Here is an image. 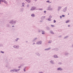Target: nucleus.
<instances>
[{"mask_svg":"<svg viewBox=\"0 0 73 73\" xmlns=\"http://www.w3.org/2000/svg\"><path fill=\"white\" fill-rule=\"evenodd\" d=\"M50 1L49 0H48L46 1V2L47 3H52V2H50Z\"/></svg>","mask_w":73,"mask_h":73,"instance_id":"20","label":"nucleus"},{"mask_svg":"<svg viewBox=\"0 0 73 73\" xmlns=\"http://www.w3.org/2000/svg\"><path fill=\"white\" fill-rule=\"evenodd\" d=\"M50 33H51L52 34H54V32L52 31H50Z\"/></svg>","mask_w":73,"mask_h":73,"instance_id":"18","label":"nucleus"},{"mask_svg":"<svg viewBox=\"0 0 73 73\" xmlns=\"http://www.w3.org/2000/svg\"><path fill=\"white\" fill-rule=\"evenodd\" d=\"M3 3H5V4H8L7 1H6V0H3Z\"/></svg>","mask_w":73,"mask_h":73,"instance_id":"8","label":"nucleus"},{"mask_svg":"<svg viewBox=\"0 0 73 73\" xmlns=\"http://www.w3.org/2000/svg\"><path fill=\"white\" fill-rule=\"evenodd\" d=\"M22 7H25V5H22L21 6Z\"/></svg>","mask_w":73,"mask_h":73,"instance_id":"42","label":"nucleus"},{"mask_svg":"<svg viewBox=\"0 0 73 73\" xmlns=\"http://www.w3.org/2000/svg\"><path fill=\"white\" fill-rule=\"evenodd\" d=\"M10 71H11V72H14V69L11 70H10Z\"/></svg>","mask_w":73,"mask_h":73,"instance_id":"34","label":"nucleus"},{"mask_svg":"<svg viewBox=\"0 0 73 73\" xmlns=\"http://www.w3.org/2000/svg\"><path fill=\"white\" fill-rule=\"evenodd\" d=\"M40 22H42V21H40Z\"/></svg>","mask_w":73,"mask_h":73,"instance_id":"55","label":"nucleus"},{"mask_svg":"<svg viewBox=\"0 0 73 73\" xmlns=\"http://www.w3.org/2000/svg\"><path fill=\"white\" fill-rule=\"evenodd\" d=\"M68 9V7H65L64 9H63L62 10V12L64 13H66Z\"/></svg>","mask_w":73,"mask_h":73,"instance_id":"1","label":"nucleus"},{"mask_svg":"<svg viewBox=\"0 0 73 73\" xmlns=\"http://www.w3.org/2000/svg\"><path fill=\"white\" fill-rule=\"evenodd\" d=\"M26 42H27H27H28V41H26Z\"/></svg>","mask_w":73,"mask_h":73,"instance_id":"56","label":"nucleus"},{"mask_svg":"<svg viewBox=\"0 0 73 73\" xmlns=\"http://www.w3.org/2000/svg\"><path fill=\"white\" fill-rule=\"evenodd\" d=\"M52 40H49V41H48V43H52Z\"/></svg>","mask_w":73,"mask_h":73,"instance_id":"24","label":"nucleus"},{"mask_svg":"<svg viewBox=\"0 0 73 73\" xmlns=\"http://www.w3.org/2000/svg\"><path fill=\"white\" fill-rule=\"evenodd\" d=\"M37 1V0H34V1L35 2L36 1Z\"/></svg>","mask_w":73,"mask_h":73,"instance_id":"53","label":"nucleus"},{"mask_svg":"<svg viewBox=\"0 0 73 73\" xmlns=\"http://www.w3.org/2000/svg\"><path fill=\"white\" fill-rule=\"evenodd\" d=\"M37 39V38H35L34 39H33V41L34 42L35 41V40H36Z\"/></svg>","mask_w":73,"mask_h":73,"instance_id":"21","label":"nucleus"},{"mask_svg":"<svg viewBox=\"0 0 73 73\" xmlns=\"http://www.w3.org/2000/svg\"><path fill=\"white\" fill-rule=\"evenodd\" d=\"M9 23L10 24H13V20H11V21H10L9 22Z\"/></svg>","mask_w":73,"mask_h":73,"instance_id":"16","label":"nucleus"},{"mask_svg":"<svg viewBox=\"0 0 73 73\" xmlns=\"http://www.w3.org/2000/svg\"><path fill=\"white\" fill-rule=\"evenodd\" d=\"M1 52L3 54L4 53V51H1Z\"/></svg>","mask_w":73,"mask_h":73,"instance_id":"41","label":"nucleus"},{"mask_svg":"<svg viewBox=\"0 0 73 73\" xmlns=\"http://www.w3.org/2000/svg\"><path fill=\"white\" fill-rule=\"evenodd\" d=\"M60 18L61 19H62V16H60Z\"/></svg>","mask_w":73,"mask_h":73,"instance_id":"49","label":"nucleus"},{"mask_svg":"<svg viewBox=\"0 0 73 73\" xmlns=\"http://www.w3.org/2000/svg\"><path fill=\"white\" fill-rule=\"evenodd\" d=\"M36 8L35 7H31L30 9V10L31 11H33L35 10L36 9Z\"/></svg>","mask_w":73,"mask_h":73,"instance_id":"3","label":"nucleus"},{"mask_svg":"<svg viewBox=\"0 0 73 73\" xmlns=\"http://www.w3.org/2000/svg\"><path fill=\"white\" fill-rule=\"evenodd\" d=\"M68 15H69V13H68Z\"/></svg>","mask_w":73,"mask_h":73,"instance_id":"57","label":"nucleus"},{"mask_svg":"<svg viewBox=\"0 0 73 73\" xmlns=\"http://www.w3.org/2000/svg\"><path fill=\"white\" fill-rule=\"evenodd\" d=\"M58 64H62V63L61 62H59L58 63Z\"/></svg>","mask_w":73,"mask_h":73,"instance_id":"32","label":"nucleus"},{"mask_svg":"<svg viewBox=\"0 0 73 73\" xmlns=\"http://www.w3.org/2000/svg\"><path fill=\"white\" fill-rule=\"evenodd\" d=\"M3 0H0V4H1V2L3 3Z\"/></svg>","mask_w":73,"mask_h":73,"instance_id":"25","label":"nucleus"},{"mask_svg":"<svg viewBox=\"0 0 73 73\" xmlns=\"http://www.w3.org/2000/svg\"><path fill=\"white\" fill-rule=\"evenodd\" d=\"M51 26L52 27H54V25H51Z\"/></svg>","mask_w":73,"mask_h":73,"instance_id":"47","label":"nucleus"},{"mask_svg":"<svg viewBox=\"0 0 73 73\" xmlns=\"http://www.w3.org/2000/svg\"><path fill=\"white\" fill-rule=\"evenodd\" d=\"M22 4L23 5H25V3H24V2H23V3H22Z\"/></svg>","mask_w":73,"mask_h":73,"instance_id":"39","label":"nucleus"},{"mask_svg":"<svg viewBox=\"0 0 73 73\" xmlns=\"http://www.w3.org/2000/svg\"><path fill=\"white\" fill-rule=\"evenodd\" d=\"M52 18V16L51 15H50L49 16V18L50 19H51Z\"/></svg>","mask_w":73,"mask_h":73,"instance_id":"35","label":"nucleus"},{"mask_svg":"<svg viewBox=\"0 0 73 73\" xmlns=\"http://www.w3.org/2000/svg\"><path fill=\"white\" fill-rule=\"evenodd\" d=\"M59 50V48H55V50L56 51H58Z\"/></svg>","mask_w":73,"mask_h":73,"instance_id":"28","label":"nucleus"},{"mask_svg":"<svg viewBox=\"0 0 73 73\" xmlns=\"http://www.w3.org/2000/svg\"><path fill=\"white\" fill-rule=\"evenodd\" d=\"M38 33H40L41 32V30L40 29H38Z\"/></svg>","mask_w":73,"mask_h":73,"instance_id":"29","label":"nucleus"},{"mask_svg":"<svg viewBox=\"0 0 73 73\" xmlns=\"http://www.w3.org/2000/svg\"><path fill=\"white\" fill-rule=\"evenodd\" d=\"M54 60H50V62L52 64H54Z\"/></svg>","mask_w":73,"mask_h":73,"instance_id":"9","label":"nucleus"},{"mask_svg":"<svg viewBox=\"0 0 73 73\" xmlns=\"http://www.w3.org/2000/svg\"><path fill=\"white\" fill-rule=\"evenodd\" d=\"M45 18V16H42L41 17V19L42 20H43Z\"/></svg>","mask_w":73,"mask_h":73,"instance_id":"13","label":"nucleus"},{"mask_svg":"<svg viewBox=\"0 0 73 73\" xmlns=\"http://www.w3.org/2000/svg\"><path fill=\"white\" fill-rule=\"evenodd\" d=\"M35 54L38 56H41V54L39 52H36Z\"/></svg>","mask_w":73,"mask_h":73,"instance_id":"7","label":"nucleus"},{"mask_svg":"<svg viewBox=\"0 0 73 73\" xmlns=\"http://www.w3.org/2000/svg\"><path fill=\"white\" fill-rule=\"evenodd\" d=\"M12 27H14V25H13V26H12Z\"/></svg>","mask_w":73,"mask_h":73,"instance_id":"54","label":"nucleus"},{"mask_svg":"<svg viewBox=\"0 0 73 73\" xmlns=\"http://www.w3.org/2000/svg\"><path fill=\"white\" fill-rule=\"evenodd\" d=\"M68 36H66L64 37V38H68Z\"/></svg>","mask_w":73,"mask_h":73,"instance_id":"38","label":"nucleus"},{"mask_svg":"<svg viewBox=\"0 0 73 73\" xmlns=\"http://www.w3.org/2000/svg\"><path fill=\"white\" fill-rule=\"evenodd\" d=\"M17 23V20H15L13 21V24L16 23Z\"/></svg>","mask_w":73,"mask_h":73,"instance_id":"27","label":"nucleus"},{"mask_svg":"<svg viewBox=\"0 0 73 73\" xmlns=\"http://www.w3.org/2000/svg\"><path fill=\"white\" fill-rule=\"evenodd\" d=\"M62 17H65V15H62Z\"/></svg>","mask_w":73,"mask_h":73,"instance_id":"45","label":"nucleus"},{"mask_svg":"<svg viewBox=\"0 0 73 73\" xmlns=\"http://www.w3.org/2000/svg\"><path fill=\"white\" fill-rule=\"evenodd\" d=\"M53 9L52 7H51V6H49L48 8V10H52Z\"/></svg>","mask_w":73,"mask_h":73,"instance_id":"6","label":"nucleus"},{"mask_svg":"<svg viewBox=\"0 0 73 73\" xmlns=\"http://www.w3.org/2000/svg\"><path fill=\"white\" fill-rule=\"evenodd\" d=\"M22 66H18V68H21Z\"/></svg>","mask_w":73,"mask_h":73,"instance_id":"33","label":"nucleus"},{"mask_svg":"<svg viewBox=\"0 0 73 73\" xmlns=\"http://www.w3.org/2000/svg\"><path fill=\"white\" fill-rule=\"evenodd\" d=\"M51 49L50 47L49 48H46V49H45L44 50H50Z\"/></svg>","mask_w":73,"mask_h":73,"instance_id":"17","label":"nucleus"},{"mask_svg":"<svg viewBox=\"0 0 73 73\" xmlns=\"http://www.w3.org/2000/svg\"><path fill=\"white\" fill-rule=\"evenodd\" d=\"M62 8V7L60 6L58 7V11H59Z\"/></svg>","mask_w":73,"mask_h":73,"instance_id":"10","label":"nucleus"},{"mask_svg":"<svg viewBox=\"0 0 73 73\" xmlns=\"http://www.w3.org/2000/svg\"><path fill=\"white\" fill-rule=\"evenodd\" d=\"M13 47L15 48L19 49V45H14Z\"/></svg>","mask_w":73,"mask_h":73,"instance_id":"2","label":"nucleus"},{"mask_svg":"<svg viewBox=\"0 0 73 73\" xmlns=\"http://www.w3.org/2000/svg\"><path fill=\"white\" fill-rule=\"evenodd\" d=\"M20 70V69H14V72H17L19 71Z\"/></svg>","mask_w":73,"mask_h":73,"instance_id":"11","label":"nucleus"},{"mask_svg":"<svg viewBox=\"0 0 73 73\" xmlns=\"http://www.w3.org/2000/svg\"><path fill=\"white\" fill-rule=\"evenodd\" d=\"M52 50H55V48H52Z\"/></svg>","mask_w":73,"mask_h":73,"instance_id":"37","label":"nucleus"},{"mask_svg":"<svg viewBox=\"0 0 73 73\" xmlns=\"http://www.w3.org/2000/svg\"><path fill=\"white\" fill-rule=\"evenodd\" d=\"M19 39V38H17L15 40L16 41H18V40Z\"/></svg>","mask_w":73,"mask_h":73,"instance_id":"23","label":"nucleus"},{"mask_svg":"<svg viewBox=\"0 0 73 73\" xmlns=\"http://www.w3.org/2000/svg\"><path fill=\"white\" fill-rule=\"evenodd\" d=\"M42 35H45L46 34L45 31H42Z\"/></svg>","mask_w":73,"mask_h":73,"instance_id":"14","label":"nucleus"},{"mask_svg":"<svg viewBox=\"0 0 73 73\" xmlns=\"http://www.w3.org/2000/svg\"><path fill=\"white\" fill-rule=\"evenodd\" d=\"M35 44V42H34V43H33V45H34V44Z\"/></svg>","mask_w":73,"mask_h":73,"instance_id":"48","label":"nucleus"},{"mask_svg":"<svg viewBox=\"0 0 73 73\" xmlns=\"http://www.w3.org/2000/svg\"><path fill=\"white\" fill-rule=\"evenodd\" d=\"M9 26H10V25H9V24H8V25H7V27H9Z\"/></svg>","mask_w":73,"mask_h":73,"instance_id":"46","label":"nucleus"},{"mask_svg":"<svg viewBox=\"0 0 73 73\" xmlns=\"http://www.w3.org/2000/svg\"><path fill=\"white\" fill-rule=\"evenodd\" d=\"M72 47L73 48V44H72Z\"/></svg>","mask_w":73,"mask_h":73,"instance_id":"52","label":"nucleus"},{"mask_svg":"<svg viewBox=\"0 0 73 73\" xmlns=\"http://www.w3.org/2000/svg\"><path fill=\"white\" fill-rule=\"evenodd\" d=\"M39 73H44L42 72H39Z\"/></svg>","mask_w":73,"mask_h":73,"instance_id":"44","label":"nucleus"},{"mask_svg":"<svg viewBox=\"0 0 73 73\" xmlns=\"http://www.w3.org/2000/svg\"><path fill=\"white\" fill-rule=\"evenodd\" d=\"M46 11H44V13H46Z\"/></svg>","mask_w":73,"mask_h":73,"instance_id":"43","label":"nucleus"},{"mask_svg":"<svg viewBox=\"0 0 73 73\" xmlns=\"http://www.w3.org/2000/svg\"><path fill=\"white\" fill-rule=\"evenodd\" d=\"M31 16L32 17H35V15L34 14H32L31 15Z\"/></svg>","mask_w":73,"mask_h":73,"instance_id":"19","label":"nucleus"},{"mask_svg":"<svg viewBox=\"0 0 73 73\" xmlns=\"http://www.w3.org/2000/svg\"><path fill=\"white\" fill-rule=\"evenodd\" d=\"M56 22V21L55 20H54V23H55Z\"/></svg>","mask_w":73,"mask_h":73,"instance_id":"40","label":"nucleus"},{"mask_svg":"<svg viewBox=\"0 0 73 73\" xmlns=\"http://www.w3.org/2000/svg\"><path fill=\"white\" fill-rule=\"evenodd\" d=\"M43 10L42 8H40L38 9L39 10L42 11Z\"/></svg>","mask_w":73,"mask_h":73,"instance_id":"30","label":"nucleus"},{"mask_svg":"<svg viewBox=\"0 0 73 73\" xmlns=\"http://www.w3.org/2000/svg\"><path fill=\"white\" fill-rule=\"evenodd\" d=\"M3 44L2 43H0V47H3Z\"/></svg>","mask_w":73,"mask_h":73,"instance_id":"22","label":"nucleus"},{"mask_svg":"<svg viewBox=\"0 0 73 73\" xmlns=\"http://www.w3.org/2000/svg\"><path fill=\"white\" fill-rule=\"evenodd\" d=\"M53 57L54 58H58V56L57 55H54Z\"/></svg>","mask_w":73,"mask_h":73,"instance_id":"12","label":"nucleus"},{"mask_svg":"<svg viewBox=\"0 0 73 73\" xmlns=\"http://www.w3.org/2000/svg\"><path fill=\"white\" fill-rule=\"evenodd\" d=\"M29 4H27V7H29Z\"/></svg>","mask_w":73,"mask_h":73,"instance_id":"36","label":"nucleus"},{"mask_svg":"<svg viewBox=\"0 0 73 73\" xmlns=\"http://www.w3.org/2000/svg\"><path fill=\"white\" fill-rule=\"evenodd\" d=\"M42 43V41H39V42H37L36 43V44L38 45H40Z\"/></svg>","mask_w":73,"mask_h":73,"instance_id":"5","label":"nucleus"},{"mask_svg":"<svg viewBox=\"0 0 73 73\" xmlns=\"http://www.w3.org/2000/svg\"><path fill=\"white\" fill-rule=\"evenodd\" d=\"M25 1L28 3H30L31 2V0H25Z\"/></svg>","mask_w":73,"mask_h":73,"instance_id":"15","label":"nucleus"},{"mask_svg":"<svg viewBox=\"0 0 73 73\" xmlns=\"http://www.w3.org/2000/svg\"><path fill=\"white\" fill-rule=\"evenodd\" d=\"M48 21H51V19L49 18L48 19Z\"/></svg>","mask_w":73,"mask_h":73,"instance_id":"26","label":"nucleus"},{"mask_svg":"<svg viewBox=\"0 0 73 73\" xmlns=\"http://www.w3.org/2000/svg\"><path fill=\"white\" fill-rule=\"evenodd\" d=\"M24 72H25L26 71V70H25V69H24Z\"/></svg>","mask_w":73,"mask_h":73,"instance_id":"50","label":"nucleus"},{"mask_svg":"<svg viewBox=\"0 0 73 73\" xmlns=\"http://www.w3.org/2000/svg\"><path fill=\"white\" fill-rule=\"evenodd\" d=\"M69 21H70V20H67L66 21V23H69Z\"/></svg>","mask_w":73,"mask_h":73,"instance_id":"31","label":"nucleus"},{"mask_svg":"<svg viewBox=\"0 0 73 73\" xmlns=\"http://www.w3.org/2000/svg\"><path fill=\"white\" fill-rule=\"evenodd\" d=\"M68 27H70V25H68Z\"/></svg>","mask_w":73,"mask_h":73,"instance_id":"51","label":"nucleus"},{"mask_svg":"<svg viewBox=\"0 0 73 73\" xmlns=\"http://www.w3.org/2000/svg\"><path fill=\"white\" fill-rule=\"evenodd\" d=\"M57 70L58 71H61L63 70V69L61 67H59L57 68Z\"/></svg>","mask_w":73,"mask_h":73,"instance_id":"4","label":"nucleus"}]
</instances>
